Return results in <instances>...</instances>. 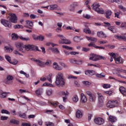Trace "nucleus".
<instances>
[{
  "mask_svg": "<svg viewBox=\"0 0 126 126\" xmlns=\"http://www.w3.org/2000/svg\"><path fill=\"white\" fill-rule=\"evenodd\" d=\"M63 78V74L62 72H59L56 77L55 84L58 87H63L65 82Z\"/></svg>",
  "mask_w": 126,
  "mask_h": 126,
  "instance_id": "nucleus-1",
  "label": "nucleus"
},
{
  "mask_svg": "<svg viewBox=\"0 0 126 126\" xmlns=\"http://www.w3.org/2000/svg\"><path fill=\"white\" fill-rule=\"evenodd\" d=\"M100 5L98 3H94L92 5V9L99 13V14H104V10L102 8H100Z\"/></svg>",
  "mask_w": 126,
  "mask_h": 126,
  "instance_id": "nucleus-2",
  "label": "nucleus"
},
{
  "mask_svg": "<svg viewBox=\"0 0 126 126\" xmlns=\"http://www.w3.org/2000/svg\"><path fill=\"white\" fill-rule=\"evenodd\" d=\"M90 60H91V61H93L94 62H96L100 60H103V61H105V60H106V58L102 56L93 54L92 56L90 58Z\"/></svg>",
  "mask_w": 126,
  "mask_h": 126,
  "instance_id": "nucleus-3",
  "label": "nucleus"
},
{
  "mask_svg": "<svg viewBox=\"0 0 126 126\" xmlns=\"http://www.w3.org/2000/svg\"><path fill=\"white\" fill-rule=\"evenodd\" d=\"M25 50L26 51H35V50H36V51H38V52H40V50H39V49H38V47L33 45H25Z\"/></svg>",
  "mask_w": 126,
  "mask_h": 126,
  "instance_id": "nucleus-4",
  "label": "nucleus"
},
{
  "mask_svg": "<svg viewBox=\"0 0 126 126\" xmlns=\"http://www.w3.org/2000/svg\"><path fill=\"white\" fill-rule=\"evenodd\" d=\"M118 104L119 103L117 100L109 101L107 104V106L109 108H115V107L118 106Z\"/></svg>",
  "mask_w": 126,
  "mask_h": 126,
  "instance_id": "nucleus-5",
  "label": "nucleus"
},
{
  "mask_svg": "<svg viewBox=\"0 0 126 126\" xmlns=\"http://www.w3.org/2000/svg\"><path fill=\"white\" fill-rule=\"evenodd\" d=\"M9 15L10 16L9 20L12 23H17V17L15 14L9 13Z\"/></svg>",
  "mask_w": 126,
  "mask_h": 126,
  "instance_id": "nucleus-6",
  "label": "nucleus"
},
{
  "mask_svg": "<svg viewBox=\"0 0 126 126\" xmlns=\"http://www.w3.org/2000/svg\"><path fill=\"white\" fill-rule=\"evenodd\" d=\"M0 22L2 25L4 26L5 27H7L8 28H11V24L9 21L5 20V19H1Z\"/></svg>",
  "mask_w": 126,
  "mask_h": 126,
  "instance_id": "nucleus-7",
  "label": "nucleus"
},
{
  "mask_svg": "<svg viewBox=\"0 0 126 126\" xmlns=\"http://www.w3.org/2000/svg\"><path fill=\"white\" fill-rule=\"evenodd\" d=\"M94 122L96 125L101 126V125H103L104 124V119L100 117L95 118L94 119Z\"/></svg>",
  "mask_w": 126,
  "mask_h": 126,
  "instance_id": "nucleus-8",
  "label": "nucleus"
},
{
  "mask_svg": "<svg viewBox=\"0 0 126 126\" xmlns=\"http://www.w3.org/2000/svg\"><path fill=\"white\" fill-rule=\"evenodd\" d=\"M53 68H54V69H56V70H63V67L59 65V64H58V63H57L56 62H54L53 63Z\"/></svg>",
  "mask_w": 126,
  "mask_h": 126,
  "instance_id": "nucleus-9",
  "label": "nucleus"
},
{
  "mask_svg": "<svg viewBox=\"0 0 126 126\" xmlns=\"http://www.w3.org/2000/svg\"><path fill=\"white\" fill-rule=\"evenodd\" d=\"M115 38H116V39H117V40H123V41H125L126 42V33L123 36L115 35Z\"/></svg>",
  "mask_w": 126,
  "mask_h": 126,
  "instance_id": "nucleus-10",
  "label": "nucleus"
},
{
  "mask_svg": "<svg viewBox=\"0 0 126 126\" xmlns=\"http://www.w3.org/2000/svg\"><path fill=\"white\" fill-rule=\"evenodd\" d=\"M11 80H13V76L9 75L6 76V81H5V83L6 84H10V82L9 81H11Z\"/></svg>",
  "mask_w": 126,
  "mask_h": 126,
  "instance_id": "nucleus-11",
  "label": "nucleus"
},
{
  "mask_svg": "<svg viewBox=\"0 0 126 126\" xmlns=\"http://www.w3.org/2000/svg\"><path fill=\"white\" fill-rule=\"evenodd\" d=\"M115 62L116 63L120 64L121 63H124V61H123V58L121 57H116L115 59Z\"/></svg>",
  "mask_w": 126,
  "mask_h": 126,
  "instance_id": "nucleus-12",
  "label": "nucleus"
},
{
  "mask_svg": "<svg viewBox=\"0 0 126 126\" xmlns=\"http://www.w3.org/2000/svg\"><path fill=\"white\" fill-rule=\"evenodd\" d=\"M70 62L72 63H76V64H82V63H83L82 60H76L75 59H71Z\"/></svg>",
  "mask_w": 126,
  "mask_h": 126,
  "instance_id": "nucleus-13",
  "label": "nucleus"
},
{
  "mask_svg": "<svg viewBox=\"0 0 126 126\" xmlns=\"http://www.w3.org/2000/svg\"><path fill=\"white\" fill-rule=\"evenodd\" d=\"M97 35L98 37H99L100 38H107V35L104 32L101 31V32H98L97 33Z\"/></svg>",
  "mask_w": 126,
  "mask_h": 126,
  "instance_id": "nucleus-14",
  "label": "nucleus"
},
{
  "mask_svg": "<svg viewBox=\"0 0 126 126\" xmlns=\"http://www.w3.org/2000/svg\"><path fill=\"white\" fill-rule=\"evenodd\" d=\"M33 62H35V63H37V64L39 65V66H44V62L42 61H41V60H39L38 59H33L32 60Z\"/></svg>",
  "mask_w": 126,
  "mask_h": 126,
  "instance_id": "nucleus-15",
  "label": "nucleus"
},
{
  "mask_svg": "<svg viewBox=\"0 0 126 126\" xmlns=\"http://www.w3.org/2000/svg\"><path fill=\"white\" fill-rule=\"evenodd\" d=\"M97 95L98 96V101L99 102V103L100 104H103V102H104V96H103V95L100 94V93H98Z\"/></svg>",
  "mask_w": 126,
  "mask_h": 126,
  "instance_id": "nucleus-16",
  "label": "nucleus"
},
{
  "mask_svg": "<svg viewBox=\"0 0 126 126\" xmlns=\"http://www.w3.org/2000/svg\"><path fill=\"white\" fill-rule=\"evenodd\" d=\"M86 75H94L95 71L92 70H87L85 71Z\"/></svg>",
  "mask_w": 126,
  "mask_h": 126,
  "instance_id": "nucleus-17",
  "label": "nucleus"
},
{
  "mask_svg": "<svg viewBox=\"0 0 126 126\" xmlns=\"http://www.w3.org/2000/svg\"><path fill=\"white\" fill-rule=\"evenodd\" d=\"M119 91L124 95V96H126V89L124 87H121L119 88Z\"/></svg>",
  "mask_w": 126,
  "mask_h": 126,
  "instance_id": "nucleus-18",
  "label": "nucleus"
},
{
  "mask_svg": "<svg viewBox=\"0 0 126 126\" xmlns=\"http://www.w3.org/2000/svg\"><path fill=\"white\" fill-rule=\"evenodd\" d=\"M18 114L19 117H20V118H22V119L27 118V116H26V113H21V112H19L18 113Z\"/></svg>",
  "mask_w": 126,
  "mask_h": 126,
  "instance_id": "nucleus-19",
  "label": "nucleus"
},
{
  "mask_svg": "<svg viewBox=\"0 0 126 126\" xmlns=\"http://www.w3.org/2000/svg\"><path fill=\"white\" fill-rule=\"evenodd\" d=\"M42 93H43V89H38L35 91V94H36L37 96H41L42 94Z\"/></svg>",
  "mask_w": 126,
  "mask_h": 126,
  "instance_id": "nucleus-20",
  "label": "nucleus"
},
{
  "mask_svg": "<svg viewBox=\"0 0 126 126\" xmlns=\"http://www.w3.org/2000/svg\"><path fill=\"white\" fill-rule=\"evenodd\" d=\"M83 114L82 112L80 111V110H77L76 113V117L78 119H80L82 117Z\"/></svg>",
  "mask_w": 126,
  "mask_h": 126,
  "instance_id": "nucleus-21",
  "label": "nucleus"
},
{
  "mask_svg": "<svg viewBox=\"0 0 126 126\" xmlns=\"http://www.w3.org/2000/svg\"><path fill=\"white\" fill-rule=\"evenodd\" d=\"M11 37H12V40H13V41L18 40V38H19V36H18V35L14 33L12 34Z\"/></svg>",
  "mask_w": 126,
  "mask_h": 126,
  "instance_id": "nucleus-22",
  "label": "nucleus"
},
{
  "mask_svg": "<svg viewBox=\"0 0 126 126\" xmlns=\"http://www.w3.org/2000/svg\"><path fill=\"white\" fill-rule=\"evenodd\" d=\"M49 7L50 10H57L58 9V5L57 4L50 5Z\"/></svg>",
  "mask_w": 126,
  "mask_h": 126,
  "instance_id": "nucleus-23",
  "label": "nucleus"
},
{
  "mask_svg": "<svg viewBox=\"0 0 126 126\" xmlns=\"http://www.w3.org/2000/svg\"><path fill=\"white\" fill-rule=\"evenodd\" d=\"M81 100L83 103H85L87 101L86 96L83 94H81Z\"/></svg>",
  "mask_w": 126,
  "mask_h": 126,
  "instance_id": "nucleus-24",
  "label": "nucleus"
},
{
  "mask_svg": "<svg viewBox=\"0 0 126 126\" xmlns=\"http://www.w3.org/2000/svg\"><path fill=\"white\" fill-rule=\"evenodd\" d=\"M4 51L6 53H11V52H12V49L9 48L8 46H5L4 48Z\"/></svg>",
  "mask_w": 126,
  "mask_h": 126,
  "instance_id": "nucleus-25",
  "label": "nucleus"
},
{
  "mask_svg": "<svg viewBox=\"0 0 126 126\" xmlns=\"http://www.w3.org/2000/svg\"><path fill=\"white\" fill-rule=\"evenodd\" d=\"M112 15V11L111 10H108L106 12V15L105 16L107 19H110V16Z\"/></svg>",
  "mask_w": 126,
  "mask_h": 126,
  "instance_id": "nucleus-26",
  "label": "nucleus"
},
{
  "mask_svg": "<svg viewBox=\"0 0 126 126\" xmlns=\"http://www.w3.org/2000/svg\"><path fill=\"white\" fill-rule=\"evenodd\" d=\"M59 94L60 95H62L63 96H68L69 93H68V92H67V91H66V93L64 91H61L60 92Z\"/></svg>",
  "mask_w": 126,
  "mask_h": 126,
  "instance_id": "nucleus-27",
  "label": "nucleus"
},
{
  "mask_svg": "<svg viewBox=\"0 0 126 126\" xmlns=\"http://www.w3.org/2000/svg\"><path fill=\"white\" fill-rule=\"evenodd\" d=\"M83 39L82 38H80L79 36H75L74 37V41L76 42V43H78V42H80V41Z\"/></svg>",
  "mask_w": 126,
  "mask_h": 126,
  "instance_id": "nucleus-28",
  "label": "nucleus"
},
{
  "mask_svg": "<svg viewBox=\"0 0 126 126\" xmlns=\"http://www.w3.org/2000/svg\"><path fill=\"white\" fill-rule=\"evenodd\" d=\"M109 121L112 123H115L117 121V118L114 116H109Z\"/></svg>",
  "mask_w": 126,
  "mask_h": 126,
  "instance_id": "nucleus-29",
  "label": "nucleus"
},
{
  "mask_svg": "<svg viewBox=\"0 0 126 126\" xmlns=\"http://www.w3.org/2000/svg\"><path fill=\"white\" fill-rule=\"evenodd\" d=\"M15 46L18 50H19L23 46V44L22 43H17L15 44Z\"/></svg>",
  "mask_w": 126,
  "mask_h": 126,
  "instance_id": "nucleus-30",
  "label": "nucleus"
},
{
  "mask_svg": "<svg viewBox=\"0 0 126 126\" xmlns=\"http://www.w3.org/2000/svg\"><path fill=\"white\" fill-rule=\"evenodd\" d=\"M104 73H101L100 74H96V77H98V78H103L106 76V75H103Z\"/></svg>",
  "mask_w": 126,
  "mask_h": 126,
  "instance_id": "nucleus-31",
  "label": "nucleus"
},
{
  "mask_svg": "<svg viewBox=\"0 0 126 126\" xmlns=\"http://www.w3.org/2000/svg\"><path fill=\"white\" fill-rule=\"evenodd\" d=\"M125 71V70H122V69L121 68H117V69H115L114 70V72H116V73H120V72H123Z\"/></svg>",
  "mask_w": 126,
  "mask_h": 126,
  "instance_id": "nucleus-32",
  "label": "nucleus"
},
{
  "mask_svg": "<svg viewBox=\"0 0 126 126\" xmlns=\"http://www.w3.org/2000/svg\"><path fill=\"white\" fill-rule=\"evenodd\" d=\"M62 48L63 49H66V50H69L70 51H73V48L67 46L63 45Z\"/></svg>",
  "mask_w": 126,
  "mask_h": 126,
  "instance_id": "nucleus-33",
  "label": "nucleus"
},
{
  "mask_svg": "<svg viewBox=\"0 0 126 126\" xmlns=\"http://www.w3.org/2000/svg\"><path fill=\"white\" fill-rule=\"evenodd\" d=\"M13 28L14 29H19V28H21V29H23V26L21 25H16L13 26Z\"/></svg>",
  "mask_w": 126,
  "mask_h": 126,
  "instance_id": "nucleus-34",
  "label": "nucleus"
},
{
  "mask_svg": "<svg viewBox=\"0 0 126 126\" xmlns=\"http://www.w3.org/2000/svg\"><path fill=\"white\" fill-rule=\"evenodd\" d=\"M52 94H53V90L49 89L46 91V95H47V96H51Z\"/></svg>",
  "mask_w": 126,
  "mask_h": 126,
  "instance_id": "nucleus-35",
  "label": "nucleus"
},
{
  "mask_svg": "<svg viewBox=\"0 0 126 126\" xmlns=\"http://www.w3.org/2000/svg\"><path fill=\"white\" fill-rule=\"evenodd\" d=\"M96 99V96L95 95L93 94L91 96H90V100L91 102H94L95 100Z\"/></svg>",
  "mask_w": 126,
  "mask_h": 126,
  "instance_id": "nucleus-36",
  "label": "nucleus"
},
{
  "mask_svg": "<svg viewBox=\"0 0 126 126\" xmlns=\"http://www.w3.org/2000/svg\"><path fill=\"white\" fill-rule=\"evenodd\" d=\"M52 63V61L51 60H47L46 62L44 63V66L45 65H46L47 66H49L50 64Z\"/></svg>",
  "mask_w": 126,
  "mask_h": 126,
  "instance_id": "nucleus-37",
  "label": "nucleus"
},
{
  "mask_svg": "<svg viewBox=\"0 0 126 126\" xmlns=\"http://www.w3.org/2000/svg\"><path fill=\"white\" fill-rule=\"evenodd\" d=\"M5 59L10 63H11V57L8 55H5Z\"/></svg>",
  "mask_w": 126,
  "mask_h": 126,
  "instance_id": "nucleus-38",
  "label": "nucleus"
},
{
  "mask_svg": "<svg viewBox=\"0 0 126 126\" xmlns=\"http://www.w3.org/2000/svg\"><path fill=\"white\" fill-rule=\"evenodd\" d=\"M27 24L29 25V26H30V27H33V22L29 20H27L26 21Z\"/></svg>",
  "mask_w": 126,
  "mask_h": 126,
  "instance_id": "nucleus-39",
  "label": "nucleus"
},
{
  "mask_svg": "<svg viewBox=\"0 0 126 126\" xmlns=\"http://www.w3.org/2000/svg\"><path fill=\"white\" fill-rule=\"evenodd\" d=\"M11 124H14L15 125H18L19 124V121L12 119L10 121Z\"/></svg>",
  "mask_w": 126,
  "mask_h": 126,
  "instance_id": "nucleus-40",
  "label": "nucleus"
},
{
  "mask_svg": "<svg viewBox=\"0 0 126 126\" xmlns=\"http://www.w3.org/2000/svg\"><path fill=\"white\" fill-rule=\"evenodd\" d=\"M19 51L22 53H25V51H26L25 49V45H23L21 48L19 49Z\"/></svg>",
  "mask_w": 126,
  "mask_h": 126,
  "instance_id": "nucleus-41",
  "label": "nucleus"
},
{
  "mask_svg": "<svg viewBox=\"0 0 126 126\" xmlns=\"http://www.w3.org/2000/svg\"><path fill=\"white\" fill-rule=\"evenodd\" d=\"M52 52L55 54H60V51L57 48H53L52 49Z\"/></svg>",
  "mask_w": 126,
  "mask_h": 126,
  "instance_id": "nucleus-42",
  "label": "nucleus"
},
{
  "mask_svg": "<svg viewBox=\"0 0 126 126\" xmlns=\"http://www.w3.org/2000/svg\"><path fill=\"white\" fill-rule=\"evenodd\" d=\"M1 114H6L7 115H10V112L7 110L3 109L1 111Z\"/></svg>",
  "mask_w": 126,
  "mask_h": 126,
  "instance_id": "nucleus-43",
  "label": "nucleus"
},
{
  "mask_svg": "<svg viewBox=\"0 0 126 126\" xmlns=\"http://www.w3.org/2000/svg\"><path fill=\"white\" fill-rule=\"evenodd\" d=\"M20 39H21V40H22L23 41H29V40H30V38H29V37H23L22 36H19Z\"/></svg>",
  "mask_w": 126,
  "mask_h": 126,
  "instance_id": "nucleus-44",
  "label": "nucleus"
},
{
  "mask_svg": "<svg viewBox=\"0 0 126 126\" xmlns=\"http://www.w3.org/2000/svg\"><path fill=\"white\" fill-rule=\"evenodd\" d=\"M72 100L73 101V102H74L75 103H76V102H78L79 99H78V96H77V95H75L73 96Z\"/></svg>",
  "mask_w": 126,
  "mask_h": 126,
  "instance_id": "nucleus-45",
  "label": "nucleus"
},
{
  "mask_svg": "<svg viewBox=\"0 0 126 126\" xmlns=\"http://www.w3.org/2000/svg\"><path fill=\"white\" fill-rule=\"evenodd\" d=\"M52 76H53V74H50L47 76V80L49 81V82L52 83Z\"/></svg>",
  "mask_w": 126,
  "mask_h": 126,
  "instance_id": "nucleus-46",
  "label": "nucleus"
},
{
  "mask_svg": "<svg viewBox=\"0 0 126 126\" xmlns=\"http://www.w3.org/2000/svg\"><path fill=\"white\" fill-rule=\"evenodd\" d=\"M7 93H3L0 94V98H5L6 97V95H7Z\"/></svg>",
  "mask_w": 126,
  "mask_h": 126,
  "instance_id": "nucleus-47",
  "label": "nucleus"
},
{
  "mask_svg": "<svg viewBox=\"0 0 126 126\" xmlns=\"http://www.w3.org/2000/svg\"><path fill=\"white\" fill-rule=\"evenodd\" d=\"M84 32L86 33V34H91V31L89 29H84Z\"/></svg>",
  "mask_w": 126,
  "mask_h": 126,
  "instance_id": "nucleus-48",
  "label": "nucleus"
},
{
  "mask_svg": "<svg viewBox=\"0 0 126 126\" xmlns=\"http://www.w3.org/2000/svg\"><path fill=\"white\" fill-rule=\"evenodd\" d=\"M82 83L84 84V85H85V86H89V85L91 84L89 82L86 81H83Z\"/></svg>",
  "mask_w": 126,
  "mask_h": 126,
  "instance_id": "nucleus-49",
  "label": "nucleus"
},
{
  "mask_svg": "<svg viewBox=\"0 0 126 126\" xmlns=\"http://www.w3.org/2000/svg\"><path fill=\"white\" fill-rule=\"evenodd\" d=\"M44 86H49L50 87H55V86H54L52 84H49V83H45L43 84Z\"/></svg>",
  "mask_w": 126,
  "mask_h": 126,
  "instance_id": "nucleus-50",
  "label": "nucleus"
},
{
  "mask_svg": "<svg viewBox=\"0 0 126 126\" xmlns=\"http://www.w3.org/2000/svg\"><path fill=\"white\" fill-rule=\"evenodd\" d=\"M119 7L120 9H121L124 12L126 11V8L124 7V6L122 5H119Z\"/></svg>",
  "mask_w": 126,
  "mask_h": 126,
  "instance_id": "nucleus-51",
  "label": "nucleus"
},
{
  "mask_svg": "<svg viewBox=\"0 0 126 126\" xmlns=\"http://www.w3.org/2000/svg\"><path fill=\"white\" fill-rule=\"evenodd\" d=\"M11 64H13V65H16L17 63H18V61L16 60H14L13 62L11 61V63H10Z\"/></svg>",
  "mask_w": 126,
  "mask_h": 126,
  "instance_id": "nucleus-52",
  "label": "nucleus"
},
{
  "mask_svg": "<svg viewBox=\"0 0 126 126\" xmlns=\"http://www.w3.org/2000/svg\"><path fill=\"white\" fill-rule=\"evenodd\" d=\"M120 27H121V28H124V29H126V23L122 22Z\"/></svg>",
  "mask_w": 126,
  "mask_h": 126,
  "instance_id": "nucleus-53",
  "label": "nucleus"
},
{
  "mask_svg": "<svg viewBox=\"0 0 126 126\" xmlns=\"http://www.w3.org/2000/svg\"><path fill=\"white\" fill-rule=\"evenodd\" d=\"M44 39H45V37L42 35H39L37 37V40H39V41H43Z\"/></svg>",
  "mask_w": 126,
  "mask_h": 126,
  "instance_id": "nucleus-54",
  "label": "nucleus"
},
{
  "mask_svg": "<svg viewBox=\"0 0 126 126\" xmlns=\"http://www.w3.org/2000/svg\"><path fill=\"white\" fill-rule=\"evenodd\" d=\"M104 24H105L104 27H108V28L112 27V26H111V24L109 22H104Z\"/></svg>",
  "mask_w": 126,
  "mask_h": 126,
  "instance_id": "nucleus-55",
  "label": "nucleus"
},
{
  "mask_svg": "<svg viewBox=\"0 0 126 126\" xmlns=\"http://www.w3.org/2000/svg\"><path fill=\"white\" fill-rule=\"evenodd\" d=\"M45 126H54V123L52 122H46Z\"/></svg>",
  "mask_w": 126,
  "mask_h": 126,
  "instance_id": "nucleus-56",
  "label": "nucleus"
},
{
  "mask_svg": "<svg viewBox=\"0 0 126 126\" xmlns=\"http://www.w3.org/2000/svg\"><path fill=\"white\" fill-rule=\"evenodd\" d=\"M108 30H110L111 31V32H113V33H116V32L114 31V26L109 27V28H108Z\"/></svg>",
  "mask_w": 126,
  "mask_h": 126,
  "instance_id": "nucleus-57",
  "label": "nucleus"
},
{
  "mask_svg": "<svg viewBox=\"0 0 126 126\" xmlns=\"http://www.w3.org/2000/svg\"><path fill=\"white\" fill-rule=\"evenodd\" d=\"M88 47H93L94 48H95L96 49L97 46H96L95 44L92 42L88 44Z\"/></svg>",
  "mask_w": 126,
  "mask_h": 126,
  "instance_id": "nucleus-58",
  "label": "nucleus"
},
{
  "mask_svg": "<svg viewBox=\"0 0 126 126\" xmlns=\"http://www.w3.org/2000/svg\"><path fill=\"white\" fill-rule=\"evenodd\" d=\"M103 88H110L111 87V85L108 84H105L103 85Z\"/></svg>",
  "mask_w": 126,
  "mask_h": 126,
  "instance_id": "nucleus-59",
  "label": "nucleus"
},
{
  "mask_svg": "<svg viewBox=\"0 0 126 126\" xmlns=\"http://www.w3.org/2000/svg\"><path fill=\"white\" fill-rule=\"evenodd\" d=\"M8 119V117L6 116H1L0 120L1 121H6Z\"/></svg>",
  "mask_w": 126,
  "mask_h": 126,
  "instance_id": "nucleus-60",
  "label": "nucleus"
},
{
  "mask_svg": "<svg viewBox=\"0 0 126 126\" xmlns=\"http://www.w3.org/2000/svg\"><path fill=\"white\" fill-rule=\"evenodd\" d=\"M69 10H70V11H73L74 10V6H73V5L71 4L70 5Z\"/></svg>",
  "mask_w": 126,
  "mask_h": 126,
  "instance_id": "nucleus-61",
  "label": "nucleus"
},
{
  "mask_svg": "<svg viewBox=\"0 0 126 126\" xmlns=\"http://www.w3.org/2000/svg\"><path fill=\"white\" fill-rule=\"evenodd\" d=\"M32 38L33 39L35 40V41H38V36L36 34H33Z\"/></svg>",
  "mask_w": 126,
  "mask_h": 126,
  "instance_id": "nucleus-62",
  "label": "nucleus"
},
{
  "mask_svg": "<svg viewBox=\"0 0 126 126\" xmlns=\"http://www.w3.org/2000/svg\"><path fill=\"white\" fill-rule=\"evenodd\" d=\"M63 41H64V44H67L68 45H69V44H70V42L69 41V40L66 39V38Z\"/></svg>",
  "mask_w": 126,
  "mask_h": 126,
  "instance_id": "nucleus-63",
  "label": "nucleus"
},
{
  "mask_svg": "<svg viewBox=\"0 0 126 126\" xmlns=\"http://www.w3.org/2000/svg\"><path fill=\"white\" fill-rule=\"evenodd\" d=\"M22 126H31V125L29 123H23L22 124Z\"/></svg>",
  "mask_w": 126,
  "mask_h": 126,
  "instance_id": "nucleus-64",
  "label": "nucleus"
}]
</instances>
